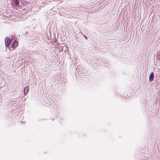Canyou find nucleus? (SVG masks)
Returning a JSON list of instances; mask_svg holds the SVG:
<instances>
[{
  "mask_svg": "<svg viewBox=\"0 0 160 160\" xmlns=\"http://www.w3.org/2000/svg\"><path fill=\"white\" fill-rule=\"evenodd\" d=\"M12 40H11L10 39L8 38H7L5 40V46L6 48H8L9 49H10L9 46V45L11 43Z\"/></svg>",
  "mask_w": 160,
  "mask_h": 160,
  "instance_id": "1",
  "label": "nucleus"
},
{
  "mask_svg": "<svg viewBox=\"0 0 160 160\" xmlns=\"http://www.w3.org/2000/svg\"><path fill=\"white\" fill-rule=\"evenodd\" d=\"M18 44V43L16 41H14L12 43V49H13L16 48Z\"/></svg>",
  "mask_w": 160,
  "mask_h": 160,
  "instance_id": "2",
  "label": "nucleus"
},
{
  "mask_svg": "<svg viewBox=\"0 0 160 160\" xmlns=\"http://www.w3.org/2000/svg\"><path fill=\"white\" fill-rule=\"evenodd\" d=\"M29 88L28 86H26L24 88V93L25 95H26L28 92Z\"/></svg>",
  "mask_w": 160,
  "mask_h": 160,
  "instance_id": "3",
  "label": "nucleus"
},
{
  "mask_svg": "<svg viewBox=\"0 0 160 160\" xmlns=\"http://www.w3.org/2000/svg\"><path fill=\"white\" fill-rule=\"evenodd\" d=\"M154 73L153 72H151L150 75L149 77V79L150 81H152L153 80L154 78Z\"/></svg>",
  "mask_w": 160,
  "mask_h": 160,
  "instance_id": "4",
  "label": "nucleus"
},
{
  "mask_svg": "<svg viewBox=\"0 0 160 160\" xmlns=\"http://www.w3.org/2000/svg\"><path fill=\"white\" fill-rule=\"evenodd\" d=\"M19 4V1L18 0H15V4L16 6H18Z\"/></svg>",
  "mask_w": 160,
  "mask_h": 160,
  "instance_id": "5",
  "label": "nucleus"
},
{
  "mask_svg": "<svg viewBox=\"0 0 160 160\" xmlns=\"http://www.w3.org/2000/svg\"><path fill=\"white\" fill-rule=\"evenodd\" d=\"M158 56H160V57H159V59H160V52H159L158 53Z\"/></svg>",
  "mask_w": 160,
  "mask_h": 160,
  "instance_id": "6",
  "label": "nucleus"
},
{
  "mask_svg": "<svg viewBox=\"0 0 160 160\" xmlns=\"http://www.w3.org/2000/svg\"><path fill=\"white\" fill-rule=\"evenodd\" d=\"M84 37H85V38L86 39H87V37H85V36H84Z\"/></svg>",
  "mask_w": 160,
  "mask_h": 160,
  "instance_id": "7",
  "label": "nucleus"
}]
</instances>
